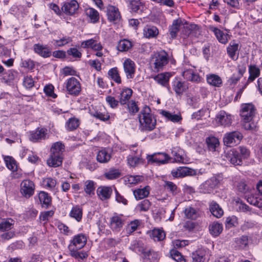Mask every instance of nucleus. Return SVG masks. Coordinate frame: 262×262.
Here are the masks:
<instances>
[{"instance_id": "obj_1", "label": "nucleus", "mask_w": 262, "mask_h": 262, "mask_svg": "<svg viewBox=\"0 0 262 262\" xmlns=\"http://www.w3.org/2000/svg\"><path fill=\"white\" fill-rule=\"evenodd\" d=\"M140 128L142 131H151L156 127V119L151 114L150 107L144 106L138 116Z\"/></svg>"}, {"instance_id": "obj_2", "label": "nucleus", "mask_w": 262, "mask_h": 262, "mask_svg": "<svg viewBox=\"0 0 262 262\" xmlns=\"http://www.w3.org/2000/svg\"><path fill=\"white\" fill-rule=\"evenodd\" d=\"M168 63V54L165 51L161 50L152 56L150 64L152 70L158 72L162 71Z\"/></svg>"}, {"instance_id": "obj_3", "label": "nucleus", "mask_w": 262, "mask_h": 262, "mask_svg": "<svg viewBox=\"0 0 262 262\" xmlns=\"http://www.w3.org/2000/svg\"><path fill=\"white\" fill-rule=\"evenodd\" d=\"M219 184V180L216 177H212L200 185L199 191L204 194L212 193L218 187Z\"/></svg>"}, {"instance_id": "obj_4", "label": "nucleus", "mask_w": 262, "mask_h": 262, "mask_svg": "<svg viewBox=\"0 0 262 262\" xmlns=\"http://www.w3.org/2000/svg\"><path fill=\"white\" fill-rule=\"evenodd\" d=\"M223 159L235 166L241 165L243 163L242 158L239 155V152L235 149H231L225 151Z\"/></svg>"}, {"instance_id": "obj_5", "label": "nucleus", "mask_w": 262, "mask_h": 262, "mask_svg": "<svg viewBox=\"0 0 262 262\" xmlns=\"http://www.w3.org/2000/svg\"><path fill=\"white\" fill-rule=\"evenodd\" d=\"M243 138L242 134L239 131L236 130L225 134L223 141L225 145L231 146L239 143Z\"/></svg>"}, {"instance_id": "obj_6", "label": "nucleus", "mask_w": 262, "mask_h": 262, "mask_svg": "<svg viewBox=\"0 0 262 262\" xmlns=\"http://www.w3.org/2000/svg\"><path fill=\"white\" fill-rule=\"evenodd\" d=\"M66 88L70 95L77 96L81 92V84L75 77H71L66 82Z\"/></svg>"}, {"instance_id": "obj_7", "label": "nucleus", "mask_w": 262, "mask_h": 262, "mask_svg": "<svg viewBox=\"0 0 262 262\" xmlns=\"http://www.w3.org/2000/svg\"><path fill=\"white\" fill-rule=\"evenodd\" d=\"M255 113L256 108L252 103H246L242 105L241 116L244 120L252 121Z\"/></svg>"}, {"instance_id": "obj_8", "label": "nucleus", "mask_w": 262, "mask_h": 262, "mask_svg": "<svg viewBox=\"0 0 262 262\" xmlns=\"http://www.w3.org/2000/svg\"><path fill=\"white\" fill-rule=\"evenodd\" d=\"M125 223L123 215L116 213L110 218V227L114 232H119Z\"/></svg>"}, {"instance_id": "obj_9", "label": "nucleus", "mask_w": 262, "mask_h": 262, "mask_svg": "<svg viewBox=\"0 0 262 262\" xmlns=\"http://www.w3.org/2000/svg\"><path fill=\"white\" fill-rule=\"evenodd\" d=\"M170 157L165 152H157L147 157L148 163H156L158 165L168 163Z\"/></svg>"}, {"instance_id": "obj_10", "label": "nucleus", "mask_w": 262, "mask_h": 262, "mask_svg": "<svg viewBox=\"0 0 262 262\" xmlns=\"http://www.w3.org/2000/svg\"><path fill=\"white\" fill-rule=\"evenodd\" d=\"M20 192L23 196L29 198L34 194V184L29 180H24L20 184Z\"/></svg>"}, {"instance_id": "obj_11", "label": "nucleus", "mask_w": 262, "mask_h": 262, "mask_svg": "<svg viewBox=\"0 0 262 262\" xmlns=\"http://www.w3.org/2000/svg\"><path fill=\"white\" fill-rule=\"evenodd\" d=\"M215 121L218 125L228 127L231 124L232 119L231 115L221 111L216 115Z\"/></svg>"}, {"instance_id": "obj_12", "label": "nucleus", "mask_w": 262, "mask_h": 262, "mask_svg": "<svg viewBox=\"0 0 262 262\" xmlns=\"http://www.w3.org/2000/svg\"><path fill=\"white\" fill-rule=\"evenodd\" d=\"M171 173L174 178H183L188 176H195L196 172L192 168L186 167H179L172 170Z\"/></svg>"}, {"instance_id": "obj_13", "label": "nucleus", "mask_w": 262, "mask_h": 262, "mask_svg": "<svg viewBox=\"0 0 262 262\" xmlns=\"http://www.w3.org/2000/svg\"><path fill=\"white\" fill-rule=\"evenodd\" d=\"M123 69L127 79H132L135 76L136 65L129 58L126 59L123 62Z\"/></svg>"}, {"instance_id": "obj_14", "label": "nucleus", "mask_w": 262, "mask_h": 262, "mask_svg": "<svg viewBox=\"0 0 262 262\" xmlns=\"http://www.w3.org/2000/svg\"><path fill=\"white\" fill-rule=\"evenodd\" d=\"M78 8L79 5L76 1L73 0L70 2L65 3L62 6V13L72 15L75 14Z\"/></svg>"}, {"instance_id": "obj_15", "label": "nucleus", "mask_w": 262, "mask_h": 262, "mask_svg": "<svg viewBox=\"0 0 262 262\" xmlns=\"http://www.w3.org/2000/svg\"><path fill=\"white\" fill-rule=\"evenodd\" d=\"M47 134V129L44 128H38L36 130L30 133V140L36 142L41 140H45Z\"/></svg>"}, {"instance_id": "obj_16", "label": "nucleus", "mask_w": 262, "mask_h": 262, "mask_svg": "<svg viewBox=\"0 0 262 262\" xmlns=\"http://www.w3.org/2000/svg\"><path fill=\"white\" fill-rule=\"evenodd\" d=\"M106 14L110 21L119 20L121 16L118 9L112 5H108L106 8Z\"/></svg>"}, {"instance_id": "obj_17", "label": "nucleus", "mask_w": 262, "mask_h": 262, "mask_svg": "<svg viewBox=\"0 0 262 262\" xmlns=\"http://www.w3.org/2000/svg\"><path fill=\"white\" fill-rule=\"evenodd\" d=\"M113 192L111 187L100 186L97 188V193L101 200H106L110 198Z\"/></svg>"}, {"instance_id": "obj_18", "label": "nucleus", "mask_w": 262, "mask_h": 262, "mask_svg": "<svg viewBox=\"0 0 262 262\" xmlns=\"http://www.w3.org/2000/svg\"><path fill=\"white\" fill-rule=\"evenodd\" d=\"M112 157V155L110 151L103 148L100 150L97 155V161L100 163H106L110 161Z\"/></svg>"}, {"instance_id": "obj_19", "label": "nucleus", "mask_w": 262, "mask_h": 262, "mask_svg": "<svg viewBox=\"0 0 262 262\" xmlns=\"http://www.w3.org/2000/svg\"><path fill=\"white\" fill-rule=\"evenodd\" d=\"M34 50L36 53L44 58L49 57L51 55V50L47 46L35 44L34 46Z\"/></svg>"}, {"instance_id": "obj_20", "label": "nucleus", "mask_w": 262, "mask_h": 262, "mask_svg": "<svg viewBox=\"0 0 262 262\" xmlns=\"http://www.w3.org/2000/svg\"><path fill=\"white\" fill-rule=\"evenodd\" d=\"M213 32L218 41L223 44H226L230 38L229 35L227 33H224L223 31L217 28L212 27L210 29Z\"/></svg>"}, {"instance_id": "obj_21", "label": "nucleus", "mask_w": 262, "mask_h": 262, "mask_svg": "<svg viewBox=\"0 0 262 262\" xmlns=\"http://www.w3.org/2000/svg\"><path fill=\"white\" fill-rule=\"evenodd\" d=\"M86 243V238L84 234H79L74 236L70 245H73L74 248L81 249Z\"/></svg>"}, {"instance_id": "obj_22", "label": "nucleus", "mask_w": 262, "mask_h": 262, "mask_svg": "<svg viewBox=\"0 0 262 262\" xmlns=\"http://www.w3.org/2000/svg\"><path fill=\"white\" fill-rule=\"evenodd\" d=\"M171 75L169 73H163L158 74L154 77V80L163 86H169V80Z\"/></svg>"}, {"instance_id": "obj_23", "label": "nucleus", "mask_w": 262, "mask_h": 262, "mask_svg": "<svg viewBox=\"0 0 262 262\" xmlns=\"http://www.w3.org/2000/svg\"><path fill=\"white\" fill-rule=\"evenodd\" d=\"M210 211L212 214L217 218H220L223 215L224 211L219 205L214 201H212L209 204Z\"/></svg>"}, {"instance_id": "obj_24", "label": "nucleus", "mask_w": 262, "mask_h": 262, "mask_svg": "<svg viewBox=\"0 0 262 262\" xmlns=\"http://www.w3.org/2000/svg\"><path fill=\"white\" fill-rule=\"evenodd\" d=\"M68 248L70 252V255L78 260L85 259L88 256L86 252L79 251V249L74 248L73 245H69Z\"/></svg>"}, {"instance_id": "obj_25", "label": "nucleus", "mask_w": 262, "mask_h": 262, "mask_svg": "<svg viewBox=\"0 0 262 262\" xmlns=\"http://www.w3.org/2000/svg\"><path fill=\"white\" fill-rule=\"evenodd\" d=\"M183 76L187 80L192 82H199L201 77L199 74L195 73L193 69H187L183 72Z\"/></svg>"}, {"instance_id": "obj_26", "label": "nucleus", "mask_w": 262, "mask_h": 262, "mask_svg": "<svg viewBox=\"0 0 262 262\" xmlns=\"http://www.w3.org/2000/svg\"><path fill=\"white\" fill-rule=\"evenodd\" d=\"M172 87L173 90L178 96H181L187 89V86L186 85L185 82L178 79H176L173 81Z\"/></svg>"}, {"instance_id": "obj_27", "label": "nucleus", "mask_w": 262, "mask_h": 262, "mask_svg": "<svg viewBox=\"0 0 262 262\" xmlns=\"http://www.w3.org/2000/svg\"><path fill=\"white\" fill-rule=\"evenodd\" d=\"M248 71L249 73V76L247 81L248 83L253 81L260 75V70L259 68L255 64L249 65Z\"/></svg>"}, {"instance_id": "obj_28", "label": "nucleus", "mask_w": 262, "mask_h": 262, "mask_svg": "<svg viewBox=\"0 0 262 262\" xmlns=\"http://www.w3.org/2000/svg\"><path fill=\"white\" fill-rule=\"evenodd\" d=\"M141 224V221L139 220H135L131 221L127 226H126L124 231L126 235H131L134 232L136 231Z\"/></svg>"}, {"instance_id": "obj_29", "label": "nucleus", "mask_w": 262, "mask_h": 262, "mask_svg": "<svg viewBox=\"0 0 262 262\" xmlns=\"http://www.w3.org/2000/svg\"><path fill=\"white\" fill-rule=\"evenodd\" d=\"M150 191V187L146 186L143 188H139L134 190L133 193L136 200H139L147 197Z\"/></svg>"}, {"instance_id": "obj_30", "label": "nucleus", "mask_w": 262, "mask_h": 262, "mask_svg": "<svg viewBox=\"0 0 262 262\" xmlns=\"http://www.w3.org/2000/svg\"><path fill=\"white\" fill-rule=\"evenodd\" d=\"M182 25V21L181 19H177L173 21L169 29V34L171 38H174L176 37Z\"/></svg>"}, {"instance_id": "obj_31", "label": "nucleus", "mask_w": 262, "mask_h": 262, "mask_svg": "<svg viewBox=\"0 0 262 262\" xmlns=\"http://www.w3.org/2000/svg\"><path fill=\"white\" fill-rule=\"evenodd\" d=\"M223 229V225L217 222H214L209 226L210 234L215 237L219 236L222 233Z\"/></svg>"}, {"instance_id": "obj_32", "label": "nucleus", "mask_w": 262, "mask_h": 262, "mask_svg": "<svg viewBox=\"0 0 262 262\" xmlns=\"http://www.w3.org/2000/svg\"><path fill=\"white\" fill-rule=\"evenodd\" d=\"M62 159L63 158L61 156H56L51 154L49 158L47 160V164L50 167H58L62 164Z\"/></svg>"}, {"instance_id": "obj_33", "label": "nucleus", "mask_w": 262, "mask_h": 262, "mask_svg": "<svg viewBox=\"0 0 262 262\" xmlns=\"http://www.w3.org/2000/svg\"><path fill=\"white\" fill-rule=\"evenodd\" d=\"M206 79L207 83L213 86L220 87L222 84L221 78L215 74H209L207 75Z\"/></svg>"}, {"instance_id": "obj_34", "label": "nucleus", "mask_w": 262, "mask_h": 262, "mask_svg": "<svg viewBox=\"0 0 262 262\" xmlns=\"http://www.w3.org/2000/svg\"><path fill=\"white\" fill-rule=\"evenodd\" d=\"M133 94V91L129 88L122 90L119 96V102L121 105H125L129 101Z\"/></svg>"}, {"instance_id": "obj_35", "label": "nucleus", "mask_w": 262, "mask_h": 262, "mask_svg": "<svg viewBox=\"0 0 262 262\" xmlns=\"http://www.w3.org/2000/svg\"><path fill=\"white\" fill-rule=\"evenodd\" d=\"M96 183L92 180H86L84 182L83 189L85 193L90 196L95 194Z\"/></svg>"}, {"instance_id": "obj_36", "label": "nucleus", "mask_w": 262, "mask_h": 262, "mask_svg": "<svg viewBox=\"0 0 262 262\" xmlns=\"http://www.w3.org/2000/svg\"><path fill=\"white\" fill-rule=\"evenodd\" d=\"M158 34L159 31L155 26H147L143 29L144 36L147 38L156 37Z\"/></svg>"}, {"instance_id": "obj_37", "label": "nucleus", "mask_w": 262, "mask_h": 262, "mask_svg": "<svg viewBox=\"0 0 262 262\" xmlns=\"http://www.w3.org/2000/svg\"><path fill=\"white\" fill-rule=\"evenodd\" d=\"M235 247L238 249H244L246 248L249 243L248 237L246 235H242L241 237L235 238Z\"/></svg>"}, {"instance_id": "obj_38", "label": "nucleus", "mask_w": 262, "mask_h": 262, "mask_svg": "<svg viewBox=\"0 0 262 262\" xmlns=\"http://www.w3.org/2000/svg\"><path fill=\"white\" fill-rule=\"evenodd\" d=\"M206 251L199 249L192 253V262H204L205 260Z\"/></svg>"}, {"instance_id": "obj_39", "label": "nucleus", "mask_w": 262, "mask_h": 262, "mask_svg": "<svg viewBox=\"0 0 262 262\" xmlns=\"http://www.w3.org/2000/svg\"><path fill=\"white\" fill-rule=\"evenodd\" d=\"M64 150V145L60 142L54 143L51 148V154L56 156H62Z\"/></svg>"}, {"instance_id": "obj_40", "label": "nucleus", "mask_w": 262, "mask_h": 262, "mask_svg": "<svg viewBox=\"0 0 262 262\" xmlns=\"http://www.w3.org/2000/svg\"><path fill=\"white\" fill-rule=\"evenodd\" d=\"M149 235L155 241H161L165 237V233L164 231L159 229H153L150 232Z\"/></svg>"}, {"instance_id": "obj_41", "label": "nucleus", "mask_w": 262, "mask_h": 262, "mask_svg": "<svg viewBox=\"0 0 262 262\" xmlns=\"http://www.w3.org/2000/svg\"><path fill=\"white\" fill-rule=\"evenodd\" d=\"M85 14L90 18L92 23H96L99 21V14L98 12L95 9L92 8L86 9Z\"/></svg>"}, {"instance_id": "obj_42", "label": "nucleus", "mask_w": 262, "mask_h": 262, "mask_svg": "<svg viewBox=\"0 0 262 262\" xmlns=\"http://www.w3.org/2000/svg\"><path fill=\"white\" fill-rule=\"evenodd\" d=\"M38 198L43 207L47 208L51 203V198L44 191H41L38 194Z\"/></svg>"}, {"instance_id": "obj_43", "label": "nucleus", "mask_w": 262, "mask_h": 262, "mask_svg": "<svg viewBox=\"0 0 262 262\" xmlns=\"http://www.w3.org/2000/svg\"><path fill=\"white\" fill-rule=\"evenodd\" d=\"M184 213L185 216L188 219L195 220L199 216L198 211L192 207L185 208Z\"/></svg>"}, {"instance_id": "obj_44", "label": "nucleus", "mask_w": 262, "mask_h": 262, "mask_svg": "<svg viewBox=\"0 0 262 262\" xmlns=\"http://www.w3.org/2000/svg\"><path fill=\"white\" fill-rule=\"evenodd\" d=\"M208 147L210 150L214 151L216 148L219 145V139L213 136H209L206 139Z\"/></svg>"}, {"instance_id": "obj_45", "label": "nucleus", "mask_w": 262, "mask_h": 262, "mask_svg": "<svg viewBox=\"0 0 262 262\" xmlns=\"http://www.w3.org/2000/svg\"><path fill=\"white\" fill-rule=\"evenodd\" d=\"M133 47L131 41L127 39L120 40L117 45V49L119 51L126 52L128 51Z\"/></svg>"}, {"instance_id": "obj_46", "label": "nucleus", "mask_w": 262, "mask_h": 262, "mask_svg": "<svg viewBox=\"0 0 262 262\" xmlns=\"http://www.w3.org/2000/svg\"><path fill=\"white\" fill-rule=\"evenodd\" d=\"M72 41L71 37L63 36L61 38L53 40V45L56 47H62Z\"/></svg>"}, {"instance_id": "obj_47", "label": "nucleus", "mask_w": 262, "mask_h": 262, "mask_svg": "<svg viewBox=\"0 0 262 262\" xmlns=\"http://www.w3.org/2000/svg\"><path fill=\"white\" fill-rule=\"evenodd\" d=\"M183 150L180 147H173L171 149V154L177 162H183L184 158L182 156Z\"/></svg>"}, {"instance_id": "obj_48", "label": "nucleus", "mask_w": 262, "mask_h": 262, "mask_svg": "<svg viewBox=\"0 0 262 262\" xmlns=\"http://www.w3.org/2000/svg\"><path fill=\"white\" fill-rule=\"evenodd\" d=\"M160 113L168 120H170L173 122H179L182 119V117L180 115L177 114H172L168 111L162 110Z\"/></svg>"}, {"instance_id": "obj_49", "label": "nucleus", "mask_w": 262, "mask_h": 262, "mask_svg": "<svg viewBox=\"0 0 262 262\" xmlns=\"http://www.w3.org/2000/svg\"><path fill=\"white\" fill-rule=\"evenodd\" d=\"M160 113L168 120H170L173 122H179L182 119V117L180 115L177 114H172L168 111L162 110Z\"/></svg>"}, {"instance_id": "obj_50", "label": "nucleus", "mask_w": 262, "mask_h": 262, "mask_svg": "<svg viewBox=\"0 0 262 262\" xmlns=\"http://www.w3.org/2000/svg\"><path fill=\"white\" fill-rule=\"evenodd\" d=\"M70 216L79 222L82 216V209L79 206L73 207L70 212Z\"/></svg>"}, {"instance_id": "obj_51", "label": "nucleus", "mask_w": 262, "mask_h": 262, "mask_svg": "<svg viewBox=\"0 0 262 262\" xmlns=\"http://www.w3.org/2000/svg\"><path fill=\"white\" fill-rule=\"evenodd\" d=\"M238 49V44L236 43H231L227 49V53L231 58L233 60H236L237 57H236V53Z\"/></svg>"}, {"instance_id": "obj_52", "label": "nucleus", "mask_w": 262, "mask_h": 262, "mask_svg": "<svg viewBox=\"0 0 262 262\" xmlns=\"http://www.w3.org/2000/svg\"><path fill=\"white\" fill-rule=\"evenodd\" d=\"M120 174L121 173L118 169L111 168L105 172L104 176L107 179L113 180L119 178Z\"/></svg>"}, {"instance_id": "obj_53", "label": "nucleus", "mask_w": 262, "mask_h": 262, "mask_svg": "<svg viewBox=\"0 0 262 262\" xmlns=\"http://www.w3.org/2000/svg\"><path fill=\"white\" fill-rule=\"evenodd\" d=\"M130 8L133 12H141L143 10L144 6L139 0H132L130 2Z\"/></svg>"}, {"instance_id": "obj_54", "label": "nucleus", "mask_w": 262, "mask_h": 262, "mask_svg": "<svg viewBox=\"0 0 262 262\" xmlns=\"http://www.w3.org/2000/svg\"><path fill=\"white\" fill-rule=\"evenodd\" d=\"M79 125V121L76 118H70L66 123V127L68 130L76 129Z\"/></svg>"}, {"instance_id": "obj_55", "label": "nucleus", "mask_w": 262, "mask_h": 262, "mask_svg": "<svg viewBox=\"0 0 262 262\" xmlns=\"http://www.w3.org/2000/svg\"><path fill=\"white\" fill-rule=\"evenodd\" d=\"M14 221L12 219H9L3 221L0 223V231H8L11 230L13 226Z\"/></svg>"}, {"instance_id": "obj_56", "label": "nucleus", "mask_w": 262, "mask_h": 262, "mask_svg": "<svg viewBox=\"0 0 262 262\" xmlns=\"http://www.w3.org/2000/svg\"><path fill=\"white\" fill-rule=\"evenodd\" d=\"M108 75L115 82L117 83L121 82V77L117 68H114L110 70L108 72Z\"/></svg>"}, {"instance_id": "obj_57", "label": "nucleus", "mask_w": 262, "mask_h": 262, "mask_svg": "<svg viewBox=\"0 0 262 262\" xmlns=\"http://www.w3.org/2000/svg\"><path fill=\"white\" fill-rule=\"evenodd\" d=\"M4 160L7 167L10 170L14 171L17 169V165L16 161L10 156H5Z\"/></svg>"}, {"instance_id": "obj_58", "label": "nucleus", "mask_w": 262, "mask_h": 262, "mask_svg": "<svg viewBox=\"0 0 262 262\" xmlns=\"http://www.w3.org/2000/svg\"><path fill=\"white\" fill-rule=\"evenodd\" d=\"M142 161L138 156L129 155L127 157V163L131 167L137 166Z\"/></svg>"}, {"instance_id": "obj_59", "label": "nucleus", "mask_w": 262, "mask_h": 262, "mask_svg": "<svg viewBox=\"0 0 262 262\" xmlns=\"http://www.w3.org/2000/svg\"><path fill=\"white\" fill-rule=\"evenodd\" d=\"M143 255L144 258L150 261H155L159 257L158 253L152 250L144 252Z\"/></svg>"}, {"instance_id": "obj_60", "label": "nucleus", "mask_w": 262, "mask_h": 262, "mask_svg": "<svg viewBox=\"0 0 262 262\" xmlns=\"http://www.w3.org/2000/svg\"><path fill=\"white\" fill-rule=\"evenodd\" d=\"M143 181V177L139 175L128 176L126 178V182L130 184H137Z\"/></svg>"}, {"instance_id": "obj_61", "label": "nucleus", "mask_w": 262, "mask_h": 262, "mask_svg": "<svg viewBox=\"0 0 262 262\" xmlns=\"http://www.w3.org/2000/svg\"><path fill=\"white\" fill-rule=\"evenodd\" d=\"M126 104L128 112L131 115H135L139 110L136 102L134 100L129 101Z\"/></svg>"}, {"instance_id": "obj_62", "label": "nucleus", "mask_w": 262, "mask_h": 262, "mask_svg": "<svg viewBox=\"0 0 262 262\" xmlns=\"http://www.w3.org/2000/svg\"><path fill=\"white\" fill-rule=\"evenodd\" d=\"M151 203L148 200H144L141 201L137 206L140 211H147L149 210Z\"/></svg>"}, {"instance_id": "obj_63", "label": "nucleus", "mask_w": 262, "mask_h": 262, "mask_svg": "<svg viewBox=\"0 0 262 262\" xmlns=\"http://www.w3.org/2000/svg\"><path fill=\"white\" fill-rule=\"evenodd\" d=\"M67 53L69 56H71L74 58H80L82 56V53L75 48L69 49Z\"/></svg>"}, {"instance_id": "obj_64", "label": "nucleus", "mask_w": 262, "mask_h": 262, "mask_svg": "<svg viewBox=\"0 0 262 262\" xmlns=\"http://www.w3.org/2000/svg\"><path fill=\"white\" fill-rule=\"evenodd\" d=\"M54 86L52 84H49L45 86L43 91L48 96L56 98L57 95L54 93Z\"/></svg>"}]
</instances>
